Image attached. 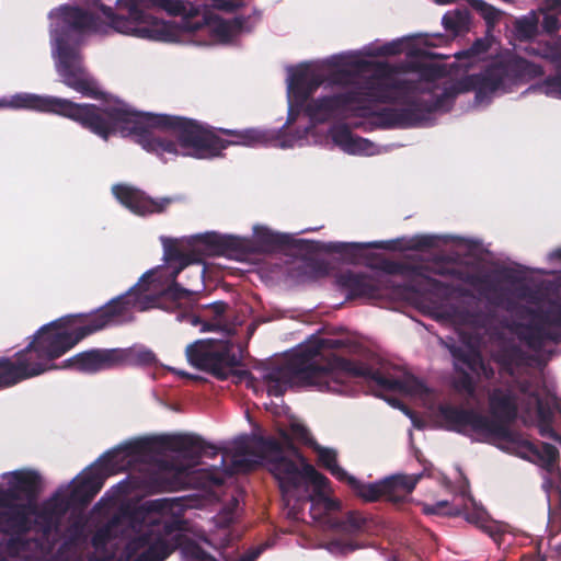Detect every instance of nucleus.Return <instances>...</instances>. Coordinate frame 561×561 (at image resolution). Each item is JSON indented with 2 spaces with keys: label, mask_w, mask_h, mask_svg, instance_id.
<instances>
[{
  "label": "nucleus",
  "mask_w": 561,
  "mask_h": 561,
  "mask_svg": "<svg viewBox=\"0 0 561 561\" xmlns=\"http://www.w3.org/2000/svg\"><path fill=\"white\" fill-rule=\"evenodd\" d=\"M490 46L486 37L457 54L455 80L425 61L428 53L423 36L373 43L360 50L288 67L285 130L302 111L312 123L352 119L358 127L366 119L382 128L417 126L430 113L447 108L459 93L472 90L477 102L484 104L511 91L517 81L542 75L540 66L512 56L482 73H469Z\"/></svg>",
  "instance_id": "obj_1"
},
{
  "label": "nucleus",
  "mask_w": 561,
  "mask_h": 561,
  "mask_svg": "<svg viewBox=\"0 0 561 561\" xmlns=\"http://www.w3.org/2000/svg\"><path fill=\"white\" fill-rule=\"evenodd\" d=\"M210 238L163 239L164 257L169 266L149 271L126 295L113 299L93 314L69 316L42 327L30 345L16 354L14 362L0 360V388L59 369L54 360L73 348L82 339L108 324L127 320L133 311L160 306V299L171 301L176 308L188 309L194 295L180 288L174 279L186 265L201 261Z\"/></svg>",
  "instance_id": "obj_2"
},
{
  "label": "nucleus",
  "mask_w": 561,
  "mask_h": 561,
  "mask_svg": "<svg viewBox=\"0 0 561 561\" xmlns=\"http://www.w3.org/2000/svg\"><path fill=\"white\" fill-rule=\"evenodd\" d=\"M415 291L423 290L420 297L412 299L424 312L437 320L448 321L458 331L461 346L453 350L454 357L461 360L468 368L477 374L490 378L493 370L482 360L480 350L490 342L493 360L497 364L501 374L514 376L522 366L533 363L540 365L546 356V344L561 336V284L554 289H540L527 299V313L523 321L513 328H507L511 335L518 340L534 353L524 357L512 342L506 341L504 333H499L494 327V319L488 314L463 313L438 301L442 296L450 295V286L419 274Z\"/></svg>",
  "instance_id": "obj_3"
},
{
  "label": "nucleus",
  "mask_w": 561,
  "mask_h": 561,
  "mask_svg": "<svg viewBox=\"0 0 561 561\" xmlns=\"http://www.w3.org/2000/svg\"><path fill=\"white\" fill-rule=\"evenodd\" d=\"M295 438L310 445L317 454L318 463L335 479L344 481L348 473L336 462V451L312 440L308 430L299 422H291L290 433L283 435V442L256 436H242L234 439L224 454L225 467L229 474L248 471L264 462L278 481L283 497L290 514L297 516L300 504L310 503V514L314 520L330 523L327 517L340 511L341 502L332 496L329 480L318 472L295 448L289 439Z\"/></svg>",
  "instance_id": "obj_4"
},
{
  "label": "nucleus",
  "mask_w": 561,
  "mask_h": 561,
  "mask_svg": "<svg viewBox=\"0 0 561 561\" xmlns=\"http://www.w3.org/2000/svg\"><path fill=\"white\" fill-rule=\"evenodd\" d=\"M373 379L382 391L398 392L419 402L425 409L426 421L433 426L463 433L476 440L492 443L548 470L557 465L559 451L554 446L542 444L539 448L502 422L491 421L483 415L450 405L436 404L435 394L403 368L393 367L385 373H377Z\"/></svg>",
  "instance_id": "obj_5"
},
{
  "label": "nucleus",
  "mask_w": 561,
  "mask_h": 561,
  "mask_svg": "<svg viewBox=\"0 0 561 561\" xmlns=\"http://www.w3.org/2000/svg\"><path fill=\"white\" fill-rule=\"evenodd\" d=\"M163 449L175 451L178 458L171 463L158 465L153 488L178 490L191 485V469L204 449L199 438L188 435L140 437L117 446L76 477L72 480V497L78 504L89 502L101 490L107 476L145 462Z\"/></svg>",
  "instance_id": "obj_6"
},
{
  "label": "nucleus",
  "mask_w": 561,
  "mask_h": 561,
  "mask_svg": "<svg viewBox=\"0 0 561 561\" xmlns=\"http://www.w3.org/2000/svg\"><path fill=\"white\" fill-rule=\"evenodd\" d=\"M319 346L306 347L280 366L257 368L259 376L243 371L240 382L255 392L266 390L268 396L280 397L293 386L312 387L319 391L345 392L354 373L342 359H325Z\"/></svg>",
  "instance_id": "obj_7"
},
{
  "label": "nucleus",
  "mask_w": 561,
  "mask_h": 561,
  "mask_svg": "<svg viewBox=\"0 0 561 561\" xmlns=\"http://www.w3.org/2000/svg\"><path fill=\"white\" fill-rule=\"evenodd\" d=\"M51 53L61 81L83 96L100 94L96 81L82 66L80 45L88 36L101 33L96 21L70 5H61L49 13Z\"/></svg>",
  "instance_id": "obj_8"
},
{
  "label": "nucleus",
  "mask_w": 561,
  "mask_h": 561,
  "mask_svg": "<svg viewBox=\"0 0 561 561\" xmlns=\"http://www.w3.org/2000/svg\"><path fill=\"white\" fill-rule=\"evenodd\" d=\"M491 413L503 421L517 415L535 425L542 437L561 444V400L552 385L519 383L516 389H496L490 394Z\"/></svg>",
  "instance_id": "obj_9"
},
{
  "label": "nucleus",
  "mask_w": 561,
  "mask_h": 561,
  "mask_svg": "<svg viewBox=\"0 0 561 561\" xmlns=\"http://www.w3.org/2000/svg\"><path fill=\"white\" fill-rule=\"evenodd\" d=\"M425 514H437V515H463L465 518L494 538L495 541L504 535L502 526L497 523L490 520L486 513L479 507L472 499H455L453 503L447 501H439L435 504H424L422 507Z\"/></svg>",
  "instance_id": "obj_10"
},
{
  "label": "nucleus",
  "mask_w": 561,
  "mask_h": 561,
  "mask_svg": "<svg viewBox=\"0 0 561 561\" xmlns=\"http://www.w3.org/2000/svg\"><path fill=\"white\" fill-rule=\"evenodd\" d=\"M190 364L198 369L224 377L229 367V347L221 341H197L186 347Z\"/></svg>",
  "instance_id": "obj_11"
},
{
  "label": "nucleus",
  "mask_w": 561,
  "mask_h": 561,
  "mask_svg": "<svg viewBox=\"0 0 561 561\" xmlns=\"http://www.w3.org/2000/svg\"><path fill=\"white\" fill-rule=\"evenodd\" d=\"M130 360L131 352L128 350H91L64 360L59 365V369L96 373L127 364Z\"/></svg>",
  "instance_id": "obj_12"
},
{
  "label": "nucleus",
  "mask_w": 561,
  "mask_h": 561,
  "mask_svg": "<svg viewBox=\"0 0 561 561\" xmlns=\"http://www.w3.org/2000/svg\"><path fill=\"white\" fill-rule=\"evenodd\" d=\"M112 191L121 204L137 215L160 213L171 203L170 198L150 199L140 191L128 185H114Z\"/></svg>",
  "instance_id": "obj_13"
},
{
  "label": "nucleus",
  "mask_w": 561,
  "mask_h": 561,
  "mask_svg": "<svg viewBox=\"0 0 561 561\" xmlns=\"http://www.w3.org/2000/svg\"><path fill=\"white\" fill-rule=\"evenodd\" d=\"M188 320L193 325L203 323V330H219L230 334L234 329L228 308L221 301L203 307L198 316H190Z\"/></svg>",
  "instance_id": "obj_14"
},
{
  "label": "nucleus",
  "mask_w": 561,
  "mask_h": 561,
  "mask_svg": "<svg viewBox=\"0 0 561 561\" xmlns=\"http://www.w3.org/2000/svg\"><path fill=\"white\" fill-rule=\"evenodd\" d=\"M341 282L353 296L376 297L381 295L382 280L374 275L347 273L341 277Z\"/></svg>",
  "instance_id": "obj_15"
},
{
  "label": "nucleus",
  "mask_w": 561,
  "mask_h": 561,
  "mask_svg": "<svg viewBox=\"0 0 561 561\" xmlns=\"http://www.w3.org/2000/svg\"><path fill=\"white\" fill-rule=\"evenodd\" d=\"M419 476L397 474L383 480L385 497L391 502L403 501L415 488Z\"/></svg>",
  "instance_id": "obj_16"
},
{
  "label": "nucleus",
  "mask_w": 561,
  "mask_h": 561,
  "mask_svg": "<svg viewBox=\"0 0 561 561\" xmlns=\"http://www.w3.org/2000/svg\"><path fill=\"white\" fill-rule=\"evenodd\" d=\"M253 232L257 245L266 251L274 250L293 241V237L290 234L277 233L264 226H255L253 228Z\"/></svg>",
  "instance_id": "obj_17"
},
{
  "label": "nucleus",
  "mask_w": 561,
  "mask_h": 561,
  "mask_svg": "<svg viewBox=\"0 0 561 561\" xmlns=\"http://www.w3.org/2000/svg\"><path fill=\"white\" fill-rule=\"evenodd\" d=\"M525 50L550 61L557 69H561V38L547 43H530Z\"/></svg>",
  "instance_id": "obj_18"
},
{
  "label": "nucleus",
  "mask_w": 561,
  "mask_h": 561,
  "mask_svg": "<svg viewBox=\"0 0 561 561\" xmlns=\"http://www.w3.org/2000/svg\"><path fill=\"white\" fill-rule=\"evenodd\" d=\"M343 482H346L354 492L365 501L371 502L385 496L383 481L379 483L364 484L348 474V478H345Z\"/></svg>",
  "instance_id": "obj_19"
},
{
  "label": "nucleus",
  "mask_w": 561,
  "mask_h": 561,
  "mask_svg": "<svg viewBox=\"0 0 561 561\" xmlns=\"http://www.w3.org/2000/svg\"><path fill=\"white\" fill-rule=\"evenodd\" d=\"M539 16L535 11L517 19L514 23L515 35L520 41H529L539 32Z\"/></svg>",
  "instance_id": "obj_20"
},
{
  "label": "nucleus",
  "mask_w": 561,
  "mask_h": 561,
  "mask_svg": "<svg viewBox=\"0 0 561 561\" xmlns=\"http://www.w3.org/2000/svg\"><path fill=\"white\" fill-rule=\"evenodd\" d=\"M538 89L548 96L561 99V73L547 79Z\"/></svg>",
  "instance_id": "obj_21"
},
{
  "label": "nucleus",
  "mask_w": 561,
  "mask_h": 561,
  "mask_svg": "<svg viewBox=\"0 0 561 561\" xmlns=\"http://www.w3.org/2000/svg\"><path fill=\"white\" fill-rule=\"evenodd\" d=\"M365 247H373V248H382V242H373V243H343V242H330L327 244V249L335 252H347L348 250L355 251Z\"/></svg>",
  "instance_id": "obj_22"
},
{
  "label": "nucleus",
  "mask_w": 561,
  "mask_h": 561,
  "mask_svg": "<svg viewBox=\"0 0 561 561\" xmlns=\"http://www.w3.org/2000/svg\"><path fill=\"white\" fill-rule=\"evenodd\" d=\"M366 519L358 513L351 512L342 525V529L347 533L360 531L365 528Z\"/></svg>",
  "instance_id": "obj_23"
},
{
  "label": "nucleus",
  "mask_w": 561,
  "mask_h": 561,
  "mask_svg": "<svg viewBox=\"0 0 561 561\" xmlns=\"http://www.w3.org/2000/svg\"><path fill=\"white\" fill-rule=\"evenodd\" d=\"M469 2L471 7L479 11L489 23L494 22L500 14L497 10L482 0H469Z\"/></svg>",
  "instance_id": "obj_24"
},
{
  "label": "nucleus",
  "mask_w": 561,
  "mask_h": 561,
  "mask_svg": "<svg viewBox=\"0 0 561 561\" xmlns=\"http://www.w3.org/2000/svg\"><path fill=\"white\" fill-rule=\"evenodd\" d=\"M542 28L546 33L552 34L560 27L561 14L552 12H542Z\"/></svg>",
  "instance_id": "obj_25"
},
{
  "label": "nucleus",
  "mask_w": 561,
  "mask_h": 561,
  "mask_svg": "<svg viewBox=\"0 0 561 561\" xmlns=\"http://www.w3.org/2000/svg\"><path fill=\"white\" fill-rule=\"evenodd\" d=\"M328 550L333 554H346L351 551H354L357 546L346 542L344 540H332L327 546Z\"/></svg>",
  "instance_id": "obj_26"
},
{
  "label": "nucleus",
  "mask_w": 561,
  "mask_h": 561,
  "mask_svg": "<svg viewBox=\"0 0 561 561\" xmlns=\"http://www.w3.org/2000/svg\"><path fill=\"white\" fill-rule=\"evenodd\" d=\"M239 506V502L238 500L233 499L231 504L229 505L228 508L224 510L219 515H218V523L220 524V526H227L228 524H230L233 519H234V516H236V510L238 508Z\"/></svg>",
  "instance_id": "obj_27"
},
{
  "label": "nucleus",
  "mask_w": 561,
  "mask_h": 561,
  "mask_svg": "<svg viewBox=\"0 0 561 561\" xmlns=\"http://www.w3.org/2000/svg\"><path fill=\"white\" fill-rule=\"evenodd\" d=\"M540 12H552L561 14V0H543Z\"/></svg>",
  "instance_id": "obj_28"
},
{
  "label": "nucleus",
  "mask_w": 561,
  "mask_h": 561,
  "mask_svg": "<svg viewBox=\"0 0 561 561\" xmlns=\"http://www.w3.org/2000/svg\"><path fill=\"white\" fill-rule=\"evenodd\" d=\"M116 506V502H110L106 504H103V500L94 507L93 514H96L98 516H106L108 515Z\"/></svg>",
  "instance_id": "obj_29"
},
{
  "label": "nucleus",
  "mask_w": 561,
  "mask_h": 561,
  "mask_svg": "<svg viewBox=\"0 0 561 561\" xmlns=\"http://www.w3.org/2000/svg\"><path fill=\"white\" fill-rule=\"evenodd\" d=\"M434 243V237L431 236H421L414 239L413 245L414 248H426L432 247Z\"/></svg>",
  "instance_id": "obj_30"
},
{
  "label": "nucleus",
  "mask_w": 561,
  "mask_h": 561,
  "mask_svg": "<svg viewBox=\"0 0 561 561\" xmlns=\"http://www.w3.org/2000/svg\"><path fill=\"white\" fill-rule=\"evenodd\" d=\"M243 0H217V7L226 10H233L242 4Z\"/></svg>",
  "instance_id": "obj_31"
},
{
  "label": "nucleus",
  "mask_w": 561,
  "mask_h": 561,
  "mask_svg": "<svg viewBox=\"0 0 561 561\" xmlns=\"http://www.w3.org/2000/svg\"><path fill=\"white\" fill-rule=\"evenodd\" d=\"M468 284L472 287V294L485 295L483 283L480 279L471 277L468 279Z\"/></svg>",
  "instance_id": "obj_32"
},
{
  "label": "nucleus",
  "mask_w": 561,
  "mask_h": 561,
  "mask_svg": "<svg viewBox=\"0 0 561 561\" xmlns=\"http://www.w3.org/2000/svg\"><path fill=\"white\" fill-rule=\"evenodd\" d=\"M401 409L411 419L414 427L421 430L425 426V422L423 420L419 419L414 413L409 411L407 408H401Z\"/></svg>",
  "instance_id": "obj_33"
},
{
  "label": "nucleus",
  "mask_w": 561,
  "mask_h": 561,
  "mask_svg": "<svg viewBox=\"0 0 561 561\" xmlns=\"http://www.w3.org/2000/svg\"><path fill=\"white\" fill-rule=\"evenodd\" d=\"M435 3L439 5H446L456 2L457 0H433Z\"/></svg>",
  "instance_id": "obj_34"
},
{
  "label": "nucleus",
  "mask_w": 561,
  "mask_h": 561,
  "mask_svg": "<svg viewBox=\"0 0 561 561\" xmlns=\"http://www.w3.org/2000/svg\"><path fill=\"white\" fill-rule=\"evenodd\" d=\"M151 359H152V354H151L150 352H145V353L142 354V360H144V362H149V360H151Z\"/></svg>",
  "instance_id": "obj_35"
},
{
  "label": "nucleus",
  "mask_w": 561,
  "mask_h": 561,
  "mask_svg": "<svg viewBox=\"0 0 561 561\" xmlns=\"http://www.w3.org/2000/svg\"><path fill=\"white\" fill-rule=\"evenodd\" d=\"M211 481L215 483V484H219L222 482V478L219 477V476H215L211 478Z\"/></svg>",
  "instance_id": "obj_36"
},
{
  "label": "nucleus",
  "mask_w": 561,
  "mask_h": 561,
  "mask_svg": "<svg viewBox=\"0 0 561 561\" xmlns=\"http://www.w3.org/2000/svg\"><path fill=\"white\" fill-rule=\"evenodd\" d=\"M550 257H551V259H552V257H560V259H561V249H559V250H557V251L552 252V253L550 254Z\"/></svg>",
  "instance_id": "obj_37"
},
{
  "label": "nucleus",
  "mask_w": 561,
  "mask_h": 561,
  "mask_svg": "<svg viewBox=\"0 0 561 561\" xmlns=\"http://www.w3.org/2000/svg\"><path fill=\"white\" fill-rule=\"evenodd\" d=\"M387 400H388V402H389L391 405H393V407H398V408H401V407L399 405V403H398V401H397V400H394V399H387Z\"/></svg>",
  "instance_id": "obj_38"
},
{
  "label": "nucleus",
  "mask_w": 561,
  "mask_h": 561,
  "mask_svg": "<svg viewBox=\"0 0 561 561\" xmlns=\"http://www.w3.org/2000/svg\"><path fill=\"white\" fill-rule=\"evenodd\" d=\"M556 552H557L558 557L561 559V546L556 547Z\"/></svg>",
  "instance_id": "obj_39"
},
{
  "label": "nucleus",
  "mask_w": 561,
  "mask_h": 561,
  "mask_svg": "<svg viewBox=\"0 0 561 561\" xmlns=\"http://www.w3.org/2000/svg\"><path fill=\"white\" fill-rule=\"evenodd\" d=\"M175 373L181 375V376H186V374H184L183 371H175Z\"/></svg>",
  "instance_id": "obj_40"
}]
</instances>
